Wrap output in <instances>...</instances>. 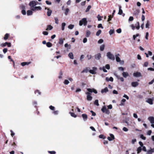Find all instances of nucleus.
Segmentation results:
<instances>
[{"instance_id":"60","label":"nucleus","mask_w":154,"mask_h":154,"mask_svg":"<svg viewBox=\"0 0 154 154\" xmlns=\"http://www.w3.org/2000/svg\"><path fill=\"white\" fill-rule=\"evenodd\" d=\"M99 138H103V139H104L105 138V137L104 136L103 134H101L99 136Z\"/></svg>"},{"instance_id":"20","label":"nucleus","mask_w":154,"mask_h":154,"mask_svg":"<svg viewBox=\"0 0 154 154\" xmlns=\"http://www.w3.org/2000/svg\"><path fill=\"white\" fill-rule=\"evenodd\" d=\"M122 75L124 78H126L128 76V74L127 72H123Z\"/></svg>"},{"instance_id":"6","label":"nucleus","mask_w":154,"mask_h":154,"mask_svg":"<svg viewBox=\"0 0 154 154\" xmlns=\"http://www.w3.org/2000/svg\"><path fill=\"white\" fill-rule=\"evenodd\" d=\"M85 94L87 95V99L88 100L91 101L92 100V97L91 96V94L88 92H86Z\"/></svg>"},{"instance_id":"54","label":"nucleus","mask_w":154,"mask_h":154,"mask_svg":"<svg viewBox=\"0 0 154 154\" xmlns=\"http://www.w3.org/2000/svg\"><path fill=\"white\" fill-rule=\"evenodd\" d=\"M21 12L23 15H25L26 14V12L24 9H23L21 11Z\"/></svg>"},{"instance_id":"52","label":"nucleus","mask_w":154,"mask_h":154,"mask_svg":"<svg viewBox=\"0 0 154 154\" xmlns=\"http://www.w3.org/2000/svg\"><path fill=\"white\" fill-rule=\"evenodd\" d=\"M134 20V18L133 17L131 16L129 17L128 19V21H131Z\"/></svg>"},{"instance_id":"26","label":"nucleus","mask_w":154,"mask_h":154,"mask_svg":"<svg viewBox=\"0 0 154 154\" xmlns=\"http://www.w3.org/2000/svg\"><path fill=\"white\" fill-rule=\"evenodd\" d=\"M140 12V11L139 10H137L135 11L134 12V14L137 16Z\"/></svg>"},{"instance_id":"45","label":"nucleus","mask_w":154,"mask_h":154,"mask_svg":"<svg viewBox=\"0 0 154 154\" xmlns=\"http://www.w3.org/2000/svg\"><path fill=\"white\" fill-rule=\"evenodd\" d=\"M141 150L142 148L141 147H138L137 150V153H139L141 152Z\"/></svg>"},{"instance_id":"31","label":"nucleus","mask_w":154,"mask_h":154,"mask_svg":"<svg viewBox=\"0 0 154 154\" xmlns=\"http://www.w3.org/2000/svg\"><path fill=\"white\" fill-rule=\"evenodd\" d=\"M53 28V27L50 25H49L47 26V28L46 29V30H51Z\"/></svg>"},{"instance_id":"27","label":"nucleus","mask_w":154,"mask_h":154,"mask_svg":"<svg viewBox=\"0 0 154 154\" xmlns=\"http://www.w3.org/2000/svg\"><path fill=\"white\" fill-rule=\"evenodd\" d=\"M66 25V23H62L61 29L63 31Z\"/></svg>"},{"instance_id":"36","label":"nucleus","mask_w":154,"mask_h":154,"mask_svg":"<svg viewBox=\"0 0 154 154\" xmlns=\"http://www.w3.org/2000/svg\"><path fill=\"white\" fill-rule=\"evenodd\" d=\"M100 70H103L104 72H107V71L105 69V67L104 66L103 67H101L100 68Z\"/></svg>"},{"instance_id":"37","label":"nucleus","mask_w":154,"mask_h":154,"mask_svg":"<svg viewBox=\"0 0 154 154\" xmlns=\"http://www.w3.org/2000/svg\"><path fill=\"white\" fill-rule=\"evenodd\" d=\"M69 81L67 79H65L63 82V83L66 85H67L69 83Z\"/></svg>"},{"instance_id":"35","label":"nucleus","mask_w":154,"mask_h":154,"mask_svg":"<svg viewBox=\"0 0 154 154\" xmlns=\"http://www.w3.org/2000/svg\"><path fill=\"white\" fill-rule=\"evenodd\" d=\"M105 47V45L104 44L101 45L100 47V49L101 51H103Z\"/></svg>"},{"instance_id":"64","label":"nucleus","mask_w":154,"mask_h":154,"mask_svg":"<svg viewBox=\"0 0 154 154\" xmlns=\"http://www.w3.org/2000/svg\"><path fill=\"white\" fill-rule=\"evenodd\" d=\"M123 130L124 131L127 132L128 131V129L126 127H124L123 128Z\"/></svg>"},{"instance_id":"16","label":"nucleus","mask_w":154,"mask_h":154,"mask_svg":"<svg viewBox=\"0 0 154 154\" xmlns=\"http://www.w3.org/2000/svg\"><path fill=\"white\" fill-rule=\"evenodd\" d=\"M108 91V90L107 87L105 88L104 89H102L101 91L102 93H106Z\"/></svg>"},{"instance_id":"46","label":"nucleus","mask_w":154,"mask_h":154,"mask_svg":"<svg viewBox=\"0 0 154 154\" xmlns=\"http://www.w3.org/2000/svg\"><path fill=\"white\" fill-rule=\"evenodd\" d=\"M94 104L97 106H99L98 101L97 100H96L94 102Z\"/></svg>"},{"instance_id":"1","label":"nucleus","mask_w":154,"mask_h":154,"mask_svg":"<svg viewBox=\"0 0 154 154\" xmlns=\"http://www.w3.org/2000/svg\"><path fill=\"white\" fill-rule=\"evenodd\" d=\"M29 5L30 7L31 10L34 11L40 10L42 9L41 7L35 6L36 5V2L35 1L30 2Z\"/></svg>"},{"instance_id":"49","label":"nucleus","mask_w":154,"mask_h":154,"mask_svg":"<svg viewBox=\"0 0 154 154\" xmlns=\"http://www.w3.org/2000/svg\"><path fill=\"white\" fill-rule=\"evenodd\" d=\"M86 57L88 60H90L92 57L91 55V54H88Z\"/></svg>"},{"instance_id":"29","label":"nucleus","mask_w":154,"mask_h":154,"mask_svg":"<svg viewBox=\"0 0 154 154\" xmlns=\"http://www.w3.org/2000/svg\"><path fill=\"white\" fill-rule=\"evenodd\" d=\"M126 101V100L123 99L121 101V103L120 104V106H123L124 105V103Z\"/></svg>"},{"instance_id":"30","label":"nucleus","mask_w":154,"mask_h":154,"mask_svg":"<svg viewBox=\"0 0 154 154\" xmlns=\"http://www.w3.org/2000/svg\"><path fill=\"white\" fill-rule=\"evenodd\" d=\"M121 6H119V10L118 12V14L119 15H121L123 13V11L122 9H121Z\"/></svg>"},{"instance_id":"9","label":"nucleus","mask_w":154,"mask_h":154,"mask_svg":"<svg viewBox=\"0 0 154 154\" xmlns=\"http://www.w3.org/2000/svg\"><path fill=\"white\" fill-rule=\"evenodd\" d=\"M110 137H107V139L109 141H112L114 139V136L113 134H110Z\"/></svg>"},{"instance_id":"24","label":"nucleus","mask_w":154,"mask_h":154,"mask_svg":"<svg viewBox=\"0 0 154 154\" xmlns=\"http://www.w3.org/2000/svg\"><path fill=\"white\" fill-rule=\"evenodd\" d=\"M35 94L37 96H38L41 94V92L38 90H36L35 91Z\"/></svg>"},{"instance_id":"58","label":"nucleus","mask_w":154,"mask_h":154,"mask_svg":"<svg viewBox=\"0 0 154 154\" xmlns=\"http://www.w3.org/2000/svg\"><path fill=\"white\" fill-rule=\"evenodd\" d=\"M140 138L142 139L143 140H146V137H144L143 135V134H141L140 135Z\"/></svg>"},{"instance_id":"14","label":"nucleus","mask_w":154,"mask_h":154,"mask_svg":"<svg viewBox=\"0 0 154 154\" xmlns=\"http://www.w3.org/2000/svg\"><path fill=\"white\" fill-rule=\"evenodd\" d=\"M106 80L107 82L109 81H111V82H113V79L112 77H110L109 78L108 77H106Z\"/></svg>"},{"instance_id":"53","label":"nucleus","mask_w":154,"mask_h":154,"mask_svg":"<svg viewBox=\"0 0 154 154\" xmlns=\"http://www.w3.org/2000/svg\"><path fill=\"white\" fill-rule=\"evenodd\" d=\"M69 11V10L68 8H67L66 9L65 12V15H66L67 14Z\"/></svg>"},{"instance_id":"2","label":"nucleus","mask_w":154,"mask_h":154,"mask_svg":"<svg viewBox=\"0 0 154 154\" xmlns=\"http://www.w3.org/2000/svg\"><path fill=\"white\" fill-rule=\"evenodd\" d=\"M87 23V18H83L79 21V25L80 26H82L83 25L85 26Z\"/></svg>"},{"instance_id":"34","label":"nucleus","mask_w":154,"mask_h":154,"mask_svg":"<svg viewBox=\"0 0 154 154\" xmlns=\"http://www.w3.org/2000/svg\"><path fill=\"white\" fill-rule=\"evenodd\" d=\"M65 47L66 48L67 47H68L67 48V50H69L71 48V45H68L67 43H66L65 44Z\"/></svg>"},{"instance_id":"22","label":"nucleus","mask_w":154,"mask_h":154,"mask_svg":"<svg viewBox=\"0 0 154 154\" xmlns=\"http://www.w3.org/2000/svg\"><path fill=\"white\" fill-rule=\"evenodd\" d=\"M91 33V32L89 30H87L86 32V36L87 37H89Z\"/></svg>"},{"instance_id":"21","label":"nucleus","mask_w":154,"mask_h":154,"mask_svg":"<svg viewBox=\"0 0 154 154\" xmlns=\"http://www.w3.org/2000/svg\"><path fill=\"white\" fill-rule=\"evenodd\" d=\"M32 10H28L27 11V14L28 16L31 15L32 14Z\"/></svg>"},{"instance_id":"39","label":"nucleus","mask_w":154,"mask_h":154,"mask_svg":"<svg viewBox=\"0 0 154 154\" xmlns=\"http://www.w3.org/2000/svg\"><path fill=\"white\" fill-rule=\"evenodd\" d=\"M103 17H102L99 14L97 15V18L98 19V20L99 21H100L102 20V18Z\"/></svg>"},{"instance_id":"5","label":"nucleus","mask_w":154,"mask_h":154,"mask_svg":"<svg viewBox=\"0 0 154 154\" xmlns=\"http://www.w3.org/2000/svg\"><path fill=\"white\" fill-rule=\"evenodd\" d=\"M97 68L96 67H93L92 68V69H91L89 70V72L91 74H96V71L97 70Z\"/></svg>"},{"instance_id":"15","label":"nucleus","mask_w":154,"mask_h":154,"mask_svg":"<svg viewBox=\"0 0 154 154\" xmlns=\"http://www.w3.org/2000/svg\"><path fill=\"white\" fill-rule=\"evenodd\" d=\"M146 102L152 105L153 104L152 100L151 98L147 99Z\"/></svg>"},{"instance_id":"62","label":"nucleus","mask_w":154,"mask_h":154,"mask_svg":"<svg viewBox=\"0 0 154 154\" xmlns=\"http://www.w3.org/2000/svg\"><path fill=\"white\" fill-rule=\"evenodd\" d=\"M105 67L108 69H109L110 68V66L109 64H106Z\"/></svg>"},{"instance_id":"48","label":"nucleus","mask_w":154,"mask_h":154,"mask_svg":"<svg viewBox=\"0 0 154 154\" xmlns=\"http://www.w3.org/2000/svg\"><path fill=\"white\" fill-rule=\"evenodd\" d=\"M49 108L51 110H54L55 108L54 106H53L51 105L49 106Z\"/></svg>"},{"instance_id":"18","label":"nucleus","mask_w":154,"mask_h":154,"mask_svg":"<svg viewBox=\"0 0 154 154\" xmlns=\"http://www.w3.org/2000/svg\"><path fill=\"white\" fill-rule=\"evenodd\" d=\"M31 63L30 62H23L21 63V65L22 66H24L25 65H28Z\"/></svg>"},{"instance_id":"8","label":"nucleus","mask_w":154,"mask_h":154,"mask_svg":"<svg viewBox=\"0 0 154 154\" xmlns=\"http://www.w3.org/2000/svg\"><path fill=\"white\" fill-rule=\"evenodd\" d=\"M148 120L151 124H154V117L152 116L149 117L148 118Z\"/></svg>"},{"instance_id":"13","label":"nucleus","mask_w":154,"mask_h":154,"mask_svg":"<svg viewBox=\"0 0 154 154\" xmlns=\"http://www.w3.org/2000/svg\"><path fill=\"white\" fill-rule=\"evenodd\" d=\"M82 116L83 117L84 121H86L88 118L87 115L86 114H83L82 115Z\"/></svg>"},{"instance_id":"33","label":"nucleus","mask_w":154,"mask_h":154,"mask_svg":"<svg viewBox=\"0 0 154 154\" xmlns=\"http://www.w3.org/2000/svg\"><path fill=\"white\" fill-rule=\"evenodd\" d=\"M107 109H106V106H104L102 108L101 110L103 112H105Z\"/></svg>"},{"instance_id":"32","label":"nucleus","mask_w":154,"mask_h":154,"mask_svg":"<svg viewBox=\"0 0 154 154\" xmlns=\"http://www.w3.org/2000/svg\"><path fill=\"white\" fill-rule=\"evenodd\" d=\"M63 38H60L59 44L60 45H62L63 44Z\"/></svg>"},{"instance_id":"38","label":"nucleus","mask_w":154,"mask_h":154,"mask_svg":"<svg viewBox=\"0 0 154 154\" xmlns=\"http://www.w3.org/2000/svg\"><path fill=\"white\" fill-rule=\"evenodd\" d=\"M7 42H5V43H2L0 44V47H5L7 45Z\"/></svg>"},{"instance_id":"4","label":"nucleus","mask_w":154,"mask_h":154,"mask_svg":"<svg viewBox=\"0 0 154 154\" xmlns=\"http://www.w3.org/2000/svg\"><path fill=\"white\" fill-rule=\"evenodd\" d=\"M130 26L131 28L133 30H134L135 27L138 30L140 28L139 23L137 22L135 26L134 24H131L130 25Z\"/></svg>"},{"instance_id":"56","label":"nucleus","mask_w":154,"mask_h":154,"mask_svg":"<svg viewBox=\"0 0 154 154\" xmlns=\"http://www.w3.org/2000/svg\"><path fill=\"white\" fill-rule=\"evenodd\" d=\"M48 152L50 154H55L56 152L55 151H48Z\"/></svg>"},{"instance_id":"50","label":"nucleus","mask_w":154,"mask_h":154,"mask_svg":"<svg viewBox=\"0 0 154 154\" xmlns=\"http://www.w3.org/2000/svg\"><path fill=\"white\" fill-rule=\"evenodd\" d=\"M88 71V69L87 68H86L83 70L82 71V72H87Z\"/></svg>"},{"instance_id":"40","label":"nucleus","mask_w":154,"mask_h":154,"mask_svg":"<svg viewBox=\"0 0 154 154\" xmlns=\"http://www.w3.org/2000/svg\"><path fill=\"white\" fill-rule=\"evenodd\" d=\"M114 32V29H111L109 32V34L110 35L113 34Z\"/></svg>"},{"instance_id":"43","label":"nucleus","mask_w":154,"mask_h":154,"mask_svg":"<svg viewBox=\"0 0 154 154\" xmlns=\"http://www.w3.org/2000/svg\"><path fill=\"white\" fill-rule=\"evenodd\" d=\"M74 27V25L72 24H70L68 26V28L69 29H72Z\"/></svg>"},{"instance_id":"19","label":"nucleus","mask_w":154,"mask_h":154,"mask_svg":"<svg viewBox=\"0 0 154 154\" xmlns=\"http://www.w3.org/2000/svg\"><path fill=\"white\" fill-rule=\"evenodd\" d=\"M150 23L149 21L147 20L146 22V24L145 27L146 28H149V26H150Z\"/></svg>"},{"instance_id":"7","label":"nucleus","mask_w":154,"mask_h":154,"mask_svg":"<svg viewBox=\"0 0 154 154\" xmlns=\"http://www.w3.org/2000/svg\"><path fill=\"white\" fill-rule=\"evenodd\" d=\"M95 58L97 60H99L100 59L101 57V54L100 53H99L96 54L94 56Z\"/></svg>"},{"instance_id":"63","label":"nucleus","mask_w":154,"mask_h":154,"mask_svg":"<svg viewBox=\"0 0 154 154\" xmlns=\"http://www.w3.org/2000/svg\"><path fill=\"white\" fill-rule=\"evenodd\" d=\"M97 27L98 28H101L102 29H103V26H102V24H99L98 25V26H97Z\"/></svg>"},{"instance_id":"42","label":"nucleus","mask_w":154,"mask_h":154,"mask_svg":"<svg viewBox=\"0 0 154 154\" xmlns=\"http://www.w3.org/2000/svg\"><path fill=\"white\" fill-rule=\"evenodd\" d=\"M101 30L99 29V30L96 32V35L97 36H98L101 33Z\"/></svg>"},{"instance_id":"25","label":"nucleus","mask_w":154,"mask_h":154,"mask_svg":"<svg viewBox=\"0 0 154 154\" xmlns=\"http://www.w3.org/2000/svg\"><path fill=\"white\" fill-rule=\"evenodd\" d=\"M9 35H10L8 33L6 34L5 35L4 37V39L5 40H7L9 36Z\"/></svg>"},{"instance_id":"28","label":"nucleus","mask_w":154,"mask_h":154,"mask_svg":"<svg viewBox=\"0 0 154 154\" xmlns=\"http://www.w3.org/2000/svg\"><path fill=\"white\" fill-rule=\"evenodd\" d=\"M69 114L71 116L74 118H76L77 117V115L75 114L74 113L71 112H69Z\"/></svg>"},{"instance_id":"3","label":"nucleus","mask_w":154,"mask_h":154,"mask_svg":"<svg viewBox=\"0 0 154 154\" xmlns=\"http://www.w3.org/2000/svg\"><path fill=\"white\" fill-rule=\"evenodd\" d=\"M106 56L108 59L112 60H114L115 59L114 56L110 52L106 53Z\"/></svg>"},{"instance_id":"11","label":"nucleus","mask_w":154,"mask_h":154,"mask_svg":"<svg viewBox=\"0 0 154 154\" xmlns=\"http://www.w3.org/2000/svg\"><path fill=\"white\" fill-rule=\"evenodd\" d=\"M120 56V55L119 54H117L116 55V60L117 62H119L121 61V60L120 58L119 57V56Z\"/></svg>"},{"instance_id":"41","label":"nucleus","mask_w":154,"mask_h":154,"mask_svg":"<svg viewBox=\"0 0 154 154\" xmlns=\"http://www.w3.org/2000/svg\"><path fill=\"white\" fill-rule=\"evenodd\" d=\"M46 45L48 47H51L52 46V44L50 42H48L46 43Z\"/></svg>"},{"instance_id":"23","label":"nucleus","mask_w":154,"mask_h":154,"mask_svg":"<svg viewBox=\"0 0 154 154\" xmlns=\"http://www.w3.org/2000/svg\"><path fill=\"white\" fill-rule=\"evenodd\" d=\"M68 57L71 59H73L74 58V56L72 53L70 52L68 54Z\"/></svg>"},{"instance_id":"47","label":"nucleus","mask_w":154,"mask_h":154,"mask_svg":"<svg viewBox=\"0 0 154 154\" xmlns=\"http://www.w3.org/2000/svg\"><path fill=\"white\" fill-rule=\"evenodd\" d=\"M91 6L88 5V7H87V8L85 11V12H88L89 11V10H90V9H91Z\"/></svg>"},{"instance_id":"51","label":"nucleus","mask_w":154,"mask_h":154,"mask_svg":"<svg viewBox=\"0 0 154 154\" xmlns=\"http://www.w3.org/2000/svg\"><path fill=\"white\" fill-rule=\"evenodd\" d=\"M54 20L55 21V23L57 24H58L59 23L58 19L57 17H55Z\"/></svg>"},{"instance_id":"61","label":"nucleus","mask_w":154,"mask_h":154,"mask_svg":"<svg viewBox=\"0 0 154 154\" xmlns=\"http://www.w3.org/2000/svg\"><path fill=\"white\" fill-rule=\"evenodd\" d=\"M103 42V40L102 39H100L99 40L98 42V43L99 44H101Z\"/></svg>"},{"instance_id":"10","label":"nucleus","mask_w":154,"mask_h":154,"mask_svg":"<svg viewBox=\"0 0 154 154\" xmlns=\"http://www.w3.org/2000/svg\"><path fill=\"white\" fill-rule=\"evenodd\" d=\"M133 75L136 77H138L141 76V74L140 72H137L133 73Z\"/></svg>"},{"instance_id":"44","label":"nucleus","mask_w":154,"mask_h":154,"mask_svg":"<svg viewBox=\"0 0 154 154\" xmlns=\"http://www.w3.org/2000/svg\"><path fill=\"white\" fill-rule=\"evenodd\" d=\"M55 115H58L59 113V111L58 110L54 111L52 112Z\"/></svg>"},{"instance_id":"12","label":"nucleus","mask_w":154,"mask_h":154,"mask_svg":"<svg viewBox=\"0 0 154 154\" xmlns=\"http://www.w3.org/2000/svg\"><path fill=\"white\" fill-rule=\"evenodd\" d=\"M47 9L48 10V11L47 12V15L48 16H51V14L52 13V11L51 10L49 9V8H45V9Z\"/></svg>"},{"instance_id":"17","label":"nucleus","mask_w":154,"mask_h":154,"mask_svg":"<svg viewBox=\"0 0 154 154\" xmlns=\"http://www.w3.org/2000/svg\"><path fill=\"white\" fill-rule=\"evenodd\" d=\"M138 83L137 82H133L131 83V85L133 87H136L138 85Z\"/></svg>"},{"instance_id":"59","label":"nucleus","mask_w":154,"mask_h":154,"mask_svg":"<svg viewBox=\"0 0 154 154\" xmlns=\"http://www.w3.org/2000/svg\"><path fill=\"white\" fill-rule=\"evenodd\" d=\"M148 64L149 63L148 62H146L144 63L143 66L145 67H147L148 66Z\"/></svg>"},{"instance_id":"55","label":"nucleus","mask_w":154,"mask_h":154,"mask_svg":"<svg viewBox=\"0 0 154 154\" xmlns=\"http://www.w3.org/2000/svg\"><path fill=\"white\" fill-rule=\"evenodd\" d=\"M149 35V33L148 32H146V33L145 38L147 40L148 39Z\"/></svg>"},{"instance_id":"57","label":"nucleus","mask_w":154,"mask_h":154,"mask_svg":"<svg viewBox=\"0 0 154 154\" xmlns=\"http://www.w3.org/2000/svg\"><path fill=\"white\" fill-rule=\"evenodd\" d=\"M116 32L118 33H120L122 32L121 29L120 28H119L116 30Z\"/></svg>"}]
</instances>
